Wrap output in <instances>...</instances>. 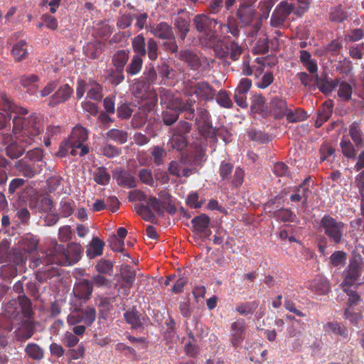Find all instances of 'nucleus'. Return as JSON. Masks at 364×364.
<instances>
[{"instance_id": "nucleus-1", "label": "nucleus", "mask_w": 364, "mask_h": 364, "mask_svg": "<svg viewBox=\"0 0 364 364\" xmlns=\"http://www.w3.org/2000/svg\"><path fill=\"white\" fill-rule=\"evenodd\" d=\"M0 109L5 112H14L12 132L16 139L23 144H38L44 131V122L42 116L33 112L28 114L25 107H16L6 93L0 90Z\"/></svg>"}, {"instance_id": "nucleus-2", "label": "nucleus", "mask_w": 364, "mask_h": 364, "mask_svg": "<svg viewBox=\"0 0 364 364\" xmlns=\"http://www.w3.org/2000/svg\"><path fill=\"white\" fill-rule=\"evenodd\" d=\"M82 253V247L77 243H70L65 249L64 245L57 242L45 252H41L38 257L33 258L31 266L36 268L41 264L49 266L58 264L61 266L73 265L77 262Z\"/></svg>"}, {"instance_id": "nucleus-3", "label": "nucleus", "mask_w": 364, "mask_h": 364, "mask_svg": "<svg viewBox=\"0 0 364 364\" xmlns=\"http://www.w3.org/2000/svg\"><path fill=\"white\" fill-rule=\"evenodd\" d=\"M88 139V131L80 125L75 126L68 139L63 141L60 146L58 155L65 156L68 152L72 156H83L87 154L90 149L86 141Z\"/></svg>"}, {"instance_id": "nucleus-4", "label": "nucleus", "mask_w": 364, "mask_h": 364, "mask_svg": "<svg viewBox=\"0 0 364 364\" xmlns=\"http://www.w3.org/2000/svg\"><path fill=\"white\" fill-rule=\"evenodd\" d=\"M296 6L305 11L308 9V0H286L281 1L273 11L270 24L274 27L282 26L288 16L295 11Z\"/></svg>"}, {"instance_id": "nucleus-5", "label": "nucleus", "mask_w": 364, "mask_h": 364, "mask_svg": "<svg viewBox=\"0 0 364 364\" xmlns=\"http://www.w3.org/2000/svg\"><path fill=\"white\" fill-rule=\"evenodd\" d=\"M345 224L329 215H324L319 223V230L335 245L341 243Z\"/></svg>"}, {"instance_id": "nucleus-6", "label": "nucleus", "mask_w": 364, "mask_h": 364, "mask_svg": "<svg viewBox=\"0 0 364 364\" xmlns=\"http://www.w3.org/2000/svg\"><path fill=\"white\" fill-rule=\"evenodd\" d=\"M257 0H244L237 9V16L242 26H252L254 31L260 28L259 16L255 4Z\"/></svg>"}, {"instance_id": "nucleus-7", "label": "nucleus", "mask_w": 364, "mask_h": 364, "mask_svg": "<svg viewBox=\"0 0 364 364\" xmlns=\"http://www.w3.org/2000/svg\"><path fill=\"white\" fill-rule=\"evenodd\" d=\"M193 23L197 31L210 43L215 38L216 32L222 26L215 19L203 14L196 15Z\"/></svg>"}, {"instance_id": "nucleus-8", "label": "nucleus", "mask_w": 364, "mask_h": 364, "mask_svg": "<svg viewBox=\"0 0 364 364\" xmlns=\"http://www.w3.org/2000/svg\"><path fill=\"white\" fill-rule=\"evenodd\" d=\"M38 240L33 235L23 237L18 243L17 250L14 252V262L17 265L23 264L28 256L37 250Z\"/></svg>"}, {"instance_id": "nucleus-9", "label": "nucleus", "mask_w": 364, "mask_h": 364, "mask_svg": "<svg viewBox=\"0 0 364 364\" xmlns=\"http://www.w3.org/2000/svg\"><path fill=\"white\" fill-rule=\"evenodd\" d=\"M233 166L228 162L223 161L219 168V175L221 181L225 183H230L234 188L242 185L244 179V171L240 167H237L232 175Z\"/></svg>"}, {"instance_id": "nucleus-10", "label": "nucleus", "mask_w": 364, "mask_h": 364, "mask_svg": "<svg viewBox=\"0 0 364 364\" xmlns=\"http://www.w3.org/2000/svg\"><path fill=\"white\" fill-rule=\"evenodd\" d=\"M186 92L189 96L196 95L200 101H210L214 99L215 90L207 82L203 81L195 84H187Z\"/></svg>"}, {"instance_id": "nucleus-11", "label": "nucleus", "mask_w": 364, "mask_h": 364, "mask_svg": "<svg viewBox=\"0 0 364 364\" xmlns=\"http://www.w3.org/2000/svg\"><path fill=\"white\" fill-rule=\"evenodd\" d=\"M96 318V311L94 308L87 306L85 309H75L67 316V323L70 326L77 325L84 322L90 326Z\"/></svg>"}, {"instance_id": "nucleus-12", "label": "nucleus", "mask_w": 364, "mask_h": 364, "mask_svg": "<svg viewBox=\"0 0 364 364\" xmlns=\"http://www.w3.org/2000/svg\"><path fill=\"white\" fill-rule=\"evenodd\" d=\"M168 173L177 178L188 177L193 173V168L188 164V160L182 156L178 160L171 161L168 166Z\"/></svg>"}, {"instance_id": "nucleus-13", "label": "nucleus", "mask_w": 364, "mask_h": 364, "mask_svg": "<svg viewBox=\"0 0 364 364\" xmlns=\"http://www.w3.org/2000/svg\"><path fill=\"white\" fill-rule=\"evenodd\" d=\"M360 275L361 260L360 259H350L348 269L345 272L344 280L341 284V287H353L355 285Z\"/></svg>"}, {"instance_id": "nucleus-14", "label": "nucleus", "mask_w": 364, "mask_h": 364, "mask_svg": "<svg viewBox=\"0 0 364 364\" xmlns=\"http://www.w3.org/2000/svg\"><path fill=\"white\" fill-rule=\"evenodd\" d=\"M21 322L15 330V336L18 341H26L33 336L35 333V326L33 321L26 315L20 318Z\"/></svg>"}, {"instance_id": "nucleus-15", "label": "nucleus", "mask_w": 364, "mask_h": 364, "mask_svg": "<svg viewBox=\"0 0 364 364\" xmlns=\"http://www.w3.org/2000/svg\"><path fill=\"white\" fill-rule=\"evenodd\" d=\"M113 179L117 183L126 188H133L136 187L137 181L135 176L129 171L117 168L112 174Z\"/></svg>"}, {"instance_id": "nucleus-16", "label": "nucleus", "mask_w": 364, "mask_h": 364, "mask_svg": "<svg viewBox=\"0 0 364 364\" xmlns=\"http://www.w3.org/2000/svg\"><path fill=\"white\" fill-rule=\"evenodd\" d=\"M73 93V90L68 84L60 86L48 100V106L53 107L68 101Z\"/></svg>"}, {"instance_id": "nucleus-17", "label": "nucleus", "mask_w": 364, "mask_h": 364, "mask_svg": "<svg viewBox=\"0 0 364 364\" xmlns=\"http://www.w3.org/2000/svg\"><path fill=\"white\" fill-rule=\"evenodd\" d=\"M245 329L246 325L243 319H238L232 323L230 341L233 347L237 348L241 345L244 340Z\"/></svg>"}, {"instance_id": "nucleus-18", "label": "nucleus", "mask_w": 364, "mask_h": 364, "mask_svg": "<svg viewBox=\"0 0 364 364\" xmlns=\"http://www.w3.org/2000/svg\"><path fill=\"white\" fill-rule=\"evenodd\" d=\"M191 223L194 231L200 236L208 237L210 235L211 231L208 229L210 218L205 214H200L198 216L194 217L191 220Z\"/></svg>"}, {"instance_id": "nucleus-19", "label": "nucleus", "mask_w": 364, "mask_h": 364, "mask_svg": "<svg viewBox=\"0 0 364 364\" xmlns=\"http://www.w3.org/2000/svg\"><path fill=\"white\" fill-rule=\"evenodd\" d=\"M93 291V283L87 279H82L73 288L75 297L82 300H88Z\"/></svg>"}, {"instance_id": "nucleus-20", "label": "nucleus", "mask_w": 364, "mask_h": 364, "mask_svg": "<svg viewBox=\"0 0 364 364\" xmlns=\"http://www.w3.org/2000/svg\"><path fill=\"white\" fill-rule=\"evenodd\" d=\"M151 33L157 38L163 40L175 39L174 33L171 26L166 22H161L151 28Z\"/></svg>"}, {"instance_id": "nucleus-21", "label": "nucleus", "mask_w": 364, "mask_h": 364, "mask_svg": "<svg viewBox=\"0 0 364 364\" xmlns=\"http://www.w3.org/2000/svg\"><path fill=\"white\" fill-rule=\"evenodd\" d=\"M16 170L24 177L31 178L41 172L39 165H31L23 159H20L15 164Z\"/></svg>"}, {"instance_id": "nucleus-22", "label": "nucleus", "mask_w": 364, "mask_h": 364, "mask_svg": "<svg viewBox=\"0 0 364 364\" xmlns=\"http://www.w3.org/2000/svg\"><path fill=\"white\" fill-rule=\"evenodd\" d=\"M271 112L274 117L280 119L287 114L289 110L287 102L278 97H273L269 103Z\"/></svg>"}, {"instance_id": "nucleus-23", "label": "nucleus", "mask_w": 364, "mask_h": 364, "mask_svg": "<svg viewBox=\"0 0 364 364\" xmlns=\"http://www.w3.org/2000/svg\"><path fill=\"white\" fill-rule=\"evenodd\" d=\"M196 122L200 132H209L212 128L210 117L208 112L203 107L197 110Z\"/></svg>"}, {"instance_id": "nucleus-24", "label": "nucleus", "mask_w": 364, "mask_h": 364, "mask_svg": "<svg viewBox=\"0 0 364 364\" xmlns=\"http://www.w3.org/2000/svg\"><path fill=\"white\" fill-rule=\"evenodd\" d=\"M348 132L357 149L364 146V134L358 122H355L349 126Z\"/></svg>"}, {"instance_id": "nucleus-25", "label": "nucleus", "mask_w": 364, "mask_h": 364, "mask_svg": "<svg viewBox=\"0 0 364 364\" xmlns=\"http://www.w3.org/2000/svg\"><path fill=\"white\" fill-rule=\"evenodd\" d=\"M323 331L326 334L340 336L344 338H346L348 336L347 328L337 321L327 322L323 325Z\"/></svg>"}, {"instance_id": "nucleus-26", "label": "nucleus", "mask_w": 364, "mask_h": 364, "mask_svg": "<svg viewBox=\"0 0 364 364\" xmlns=\"http://www.w3.org/2000/svg\"><path fill=\"white\" fill-rule=\"evenodd\" d=\"M310 289L319 295L327 294L330 291V284L323 276H317L310 284Z\"/></svg>"}, {"instance_id": "nucleus-27", "label": "nucleus", "mask_w": 364, "mask_h": 364, "mask_svg": "<svg viewBox=\"0 0 364 364\" xmlns=\"http://www.w3.org/2000/svg\"><path fill=\"white\" fill-rule=\"evenodd\" d=\"M179 58L185 61L192 70H197L200 67V59L196 53L191 50H181L179 53Z\"/></svg>"}, {"instance_id": "nucleus-28", "label": "nucleus", "mask_w": 364, "mask_h": 364, "mask_svg": "<svg viewBox=\"0 0 364 364\" xmlns=\"http://www.w3.org/2000/svg\"><path fill=\"white\" fill-rule=\"evenodd\" d=\"M23 307L18 300H11L5 305V311L11 318H21L27 313L23 312Z\"/></svg>"}, {"instance_id": "nucleus-29", "label": "nucleus", "mask_w": 364, "mask_h": 364, "mask_svg": "<svg viewBox=\"0 0 364 364\" xmlns=\"http://www.w3.org/2000/svg\"><path fill=\"white\" fill-rule=\"evenodd\" d=\"M83 52L87 58L96 59L100 58L102 53V46L97 41L89 42L83 47Z\"/></svg>"}, {"instance_id": "nucleus-30", "label": "nucleus", "mask_w": 364, "mask_h": 364, "mask_svg": "<svg viewBox=\"0 0 364 364\" xmlns=\"http://www.w3.org/2000/svg\"><path fill=\"white\" fill-rule=\"evenodd\" d=\"M340 147L344 156L350 159H355L358 149L347 136H343L342 137Z\"/></svg>"}, {"instance_id": "nucleus-31", "label": "nucleus", "mask_w": 364, "mask_h": 364, "mask_svg": "<svg viewBox=\"0 0 364 364\" xmlns=\"http://www.w3.org/2000/svg\"><path fill=\"white\" fill-rule=\"evenodd\" d=\"M104 246L105 243L103 241L97 237H93L86 250L87 256L90 259L100 256L103 252Z\"/></svg>"}, {"instance_id": "nucleus-32", "label": "nucleus", "mask_w": 364, "mask_h": 364, "mask_svg": "<svg viewBox=\"0 0 364 364\" xmlns=\"http://www.w3.org/2000/svg\"><path fill=\"white\" fill-rule=\"evenodd\" d=\"M102 86L94 80L88 82L87 97L100 102L103 97Z\"/></svg>"}, {"instance_id": "nucleus-33", "label": "nucleus", "mask_w": 364, "mask_h": 364, "mask_svg": "<svg viewBox=\"0 0 364 364\" xmlns=\"http://www.w3.org/2000/svg\"><path fill=\"white\" fill-rule=\"evenodd\" d=\"M4 148L6 149V155L11 159H18L23 155L25 150L23 145H19L16 141H14L12 135L11 141L5 144Z\"/></svg>"}, {"instance_id": "nucleus-34", "label": "nucleus", "mask_w": 364, "mask_h": 364, "mask_svg": "<svg viewBox=\"0 0 364 364\" xmlns=\"http://www.w3.org/2000/svg\"><path fill=\"white\" fill-rule=\"evenodd\" d=\"M296 192L290 196V200L292 202H301L302 204L306 206L307 205V198L310 193L309 188L305 184V181L303 184L300 185L296 188Z\"/></svg>"}, {"instance_id": "nucleus-35", "label": "nucleus", "mask_w": 364, "mask_h": 364, "mask_svg": "<svg viewBox=\"0 0 364 364\" xmlns=\"http://www.w3.org/2000/svg\"><path fill=\"white\" fill-rule=\"evenodd\" d=\"M26 355L34 360H41L44 357V350L35 343H28L25 348Z\"/></svg>"}, {"instance_id": "nucleus-36", "label": "nucleus", "mask_w": 364, "mask_h": 364, "mask_svg": "<svg viewBox=\"0 0 364 364\" xmlns=\"http://www.w3.org/2000/svg\"><path fill=\"white\" fill-rule=\"evenodd\" d=\"M11 53L16 61H21L25 59L28 55V46L26 41L21 40L14 44L12 48Z\"/></svg>"}, {"instance_id": "nucleus-37", "label": "nucleus", "mask_w": 364, "mask_h": 364, "mask_svg": "<svg viewBox=\"0 0 364 364\" xmlns=\"http://www.w3.org/2000/svg\"><path fill=\"white\" fill-rule=\"evenodd\" d=\"M121 277L124 287L130 289L135 281L136 272L129 265H123L121 268Z\"/></svg>"}, {"instance_id": "nucleus-38", "label": "nucleus", "mask_w": 364, "mask_h": 364, "mask_svg": "<svg viewBox=\"0 0 364 364\" xmlns=\"http://www.w3.org/2000/svg\"><path fill=\"white\" fill-rule=\"evenodd\" d=\"M126 321L134 328H140L142 326L141 319L138 311L133 308L124 314Z\"/></svg>"}, {"instance_id": "nucleus-39", "label": "nucleus", "mask_w": 364, "mask_h": 364, "mask_svg": "<svg viewBox=\"0 0 364 364\" xmlns=\"http://www.w3.org/2000/svg\"><path fill=\"white\" fill-rule=\"evenodd\" d=\"M129 59V53L127 50H119L112 57V64L115 68L123 70Z\"/></svg>"}, {"instance_id": "nucleus-40", "label": "nucleus", "mask_w": 364, "mask_h": 364, "mask_svg": "<svg viewBox=\"0 0 364 364\" xmlns=\"http://www.w3.org/2000/svg\"><path fill=\"white\" fill-rule=\"evenodd\" d=\"M94 181L100 186H106L109 183L110 175L104 166L98 167L93 173Z\"/></svg>"}, {"instance_id": "nucleus-41", "label": "nucleus", "mask_w": 364, "mask_h": 364, "mask_svg": "<svg viewBox=\"0 0 364 364\" xmlns=\"http://www.w3.org/2000/svg\"><path fill=\"white\" fill-rule=\"evenodd\" d=\"M38 80V77L34 74L23 75L19 78L21 85L29 92H33L36 90V84Z\"/></svg>"}, {"instance_id": "nucleus-42", "label": "nucleus", "mask_w": 364, "mask_h": 364, "mask_svg": "<svg viewBox=\"0 0 364 364\" xmlns=\"http://www.w3.org/2000/svg\"><path fill=\"white\" fill-rule=\"evenodd\" d=\"M134 51L136 53L135 55L139 57L144 56L146 53L145 48V38L142 34H139L132 39V42Z\"/></svg>"}, {"instance_id": "nucleus-43", "label": "nucleus", "mask_w": 364, "mask_h": 364, "mask_svg": "<svg viewBox=\"0 0 364 364\" xmlns=\"http://www.w3.org/2000/svg\"><path fill=\"white\" fill-rule=\"evenodd\" d=\"M158 75L161 78L160 84H166V80L174 77V71L166 63H164L157 68Z\"/></svg>"}, {"instance_id": "nucleus-44", "label": "nucleus", "mask_w": 364, "mask_h": 364, "mask_svg": "<svg viewBox=\"0 0 364 364\" xmlns=\"http://www.w3.org/2000/svg\"><path fill=\"white\" fill-rule=\"evenodd\" d=\"M107 80L114 86L119 85L124 80V71L110 68L107 71Z\"/></svg>"}, {"instance_id": "nucleus-45", "label": "nucleus", "mask_w": 364, "mask_h": 364, "mask_svg": "<svg viewBox=\"0 0 364 364\" xmlns=\"http://www.w3.org/2000/svg\"><path fill=\"white\" fill-rule=\"evenodd\" d=\"M169 144L173 149L181 151L186 146L187 141L184 135L178 132H172Z\"/></svg>"}, {"instance_id": "nucleus-46", "label": "nucleus", "mask_w": 364, "mask_h": 364, "mask_svg": "<svg viewBox=\"0 0 364 364\" xmlns=\"http://www.w3.org/2000/svg\"><path fill=\"white\" fill-rule=\"evenodd\" d=\"M142 64L141 57L134 55L126 68L127 73L131 76L138 74L141 70Z\"/></svg>"}, {"instance_id": "nucleus-47", "label": "nucleus", "mask_w": 364, "mask_h": 364, "mask_svg": "<svg viewBox=\"0 0 364 364\" xmlns=\"http://www.w3.org/2000/svg\"><path fill=\"white\" fill-rule=\"evenodd\" d=\"M337 87H338V97L344 101H349L351 98V95L353 93V89L351 85L346 81L340 82L338 80V85Z\"/></svg>"}, {"instance_id": "nucleus-48", "label": "nucleus", "mask_w": 364, "mask_h": 364, "mask_svg": "<svg viewBox=\"0 0 364 364\" xmlns=\"http://www.w3.org/2000/svg\"><path fill=\"white\" fill-rule=\"evenodd\" d=\"M106 135L119 144H123L127 141V133L123 130L111 129L106 133Z\"/></svg>"}, {"instance_id": "nucleus-49", "label": "nucleus", "mask_w": 364, "mask_h": 364, "mask_svg": "<svg viewBox=\"0 0 364 364\" xmlns=\"http://www.w3.org/2000/svg\"><path fill=\"white\" fill-rule=\"evenodd\" d=\"M273 216L282 222H294L296 217L289 209L281 208L273 213Z\"/></svg>"}, {"instance_id": "nucleus-50", "label": "nucleus", "mask_w": 364, "mask_h": 364, "mask_svg": "<svg viewBox=\"0 0 364 364\" xmlns=\"http://www.w3.org/2000/svg\"><path fill=\"white\" fill-rule=\"evenodd\" d=\"M250 109L252 113H261L265 109V100L261 95H255L251 99Z\"/></svg>"}, {"instance_id": "nucleus-51", "label": "nucleus", "mask_w": 364, "mask_h": 364, "mask_svg": "<svg viewBox=\"0 0 364 364\" xmlns=\"http://www.w3.org/2000/svg\"><path fill=\"white\" fill-rule=\"evenodd\" d=\"M149 89V86L144 80H136L132 88V94L137 98H143Z\"/></svg>"}, {"instance_id": "nucleus-52", "label": "nucleus", "mask_w": 364, "mask_h": 364, "mask_svg": "<svg viewBox=\"0 0 364 364\" xmlns=\"http://www.w3.org/2000/svg\"><path fill=\"white\" fill-rule=\"evenodd\" d=\"M225 53V56H229L232 60H237L242 54V48L237 43L232 41L226 46Z\"/></svg>"}, {"instance_id": "nucleus-53", "label": "nucleus", "mask_w": 364, "mask_h": 364, "mask_svg": "<svg viewBox=\"0 0 364 364\" xmlns=\"http://www.w3.org/2000/svg\"><path fill=\"white\" fill-rule=\"evenodd\" d=\"M174 25L179 33V37L184 40L189 31V23L185 18L178 17L175 20Z\"/></svg>"}, {"instance_id": "nucleus-54", "label": "nucleus", "mask_w": 364, "mask_h": 364, "mask_svg": "<svg viewBox=\"0 0 364 364\" xmlns=\"http://www.w3.org/2000/svg\"><path fill=\"white\" fill-rule=\"evenodd\" d=\"M100 152L107 158H114L120 154V150L105 141L100 146Z\"/></svg>"}, {"instance_id": "nucleus-55", "label": "nucleus", "mask_w": 364, "mask_h": 364, "mask_svg": "<svg viewBox=\"0 0 364 364\" xmlns=\"http://www.w3.org/2000/svg\"><path fill=\"white\" fill-rule=\"evenodd\" d=\"M307 114L305 111L301 109H296L292 110L289 109L287 114V120L289 122H298L306 119Z\"/></svg>"}, {"instance_id": "nucleus-56", "label": "nucleus", "mask_w": 364, "mask_h": 364, "mask_svg": "<svg viewBox=\"0 0 364 364\" xmlns=\"http://www.w3.org/2000/svg\"><path fill=\"white\" fill-rule=\"evenodd\" d=\"M217 103L223 108H231L233 103L230 97V95L225 90H220L216 95Z\"/></svg>"}, {"instance_id": "nucleus-57", "label": "nucleus", "mask_w": 364, "mask_h": 364, "mask_svg": "<svg viewBox=\"0 0 364 364\" xmlns=\"http://www.w3.org/2000/svg\"><path fill=\"white\" fill-rule=\"evenodd\" d=\"M74 210V202L72 200L64 198L60 203V212L63 217L71 215Z\"/></svg>"}, {"instance_id": "nucleus-58", "label": "nucleus", "mask_w": 364, "mask_h": 364, "mask_svg": "<svg viewBox=\"0 0 364 364\" xmlns=\"http://www.w3.org/2000/svg\"><path fill=\"white\" fill-rule=\"evenodd\" d=\"M138 176L140 181L151 187L155 186V182L154 180L152 171L149 168H142L139 170Z\"/></svg>"}, {"instance_id": "nucleus-59", "label": "nucleus", "mask_w": 364, "mask_h": 364, "mask_svg": "<svg viewBox=\"0 0 364 364\" xmlns=\"http://www.w3.org/2000/svg\"><path fill=\"white\" fill-rule=\"evenodd\" d=\"M146 204L152 212L154 211L159 215H162L165 211L164 204L155 197L149 198Z\"/></svg>"}, {"instance_id": "nucleus-60", "label": "nucleus", "mask_w": 364, "mask_h": 364, "mask_svg": "<svg viewBox=\"0 0 364 364\" xmlns=\"http://www.w3.org/2000/svg\"><path fill=\"white\" fill-rule=\"evenodd\" d=\"M95 269L100 274L111 275L113 271V264L109 260L101 259L95 265Z\"/></svg>"}, {"instance_id": "nucleus-61", "label": "nucleus", "mask_w": 364, "mask_h": 364, "mask_svg": "<svg viewBox=\"0 0 364 364\" xmlns=\"http://www.w3.org/2000/svg\"><path fill=\"white\" fill-rule=\"evenodd\" d=\"M349 55L354 60L362 59L364 56V43L351 45L349 47Z\"/></svg>"}, {"instance_id": "nucleus-62", "label": "nucleus", "mask_w": 364, "mask_h": 364, "mask_svg": "<svg viewBox=\"0 0 364 364\" xmlns=\"http://www.w3.org/2000/svg\"><path fill=\"white\" fill-rule=\"evenodd\" d=\"M257 306L258 304L256 302H246L238 305L235 309L240 314L247 316L252 314Z\"/></svg>"}, {"instance_id": "nucleus-63", "label": "nucleus", "mask_w": 364, "mask_h": 364, "mask_svg": "<svg viewBox=\"0 0 364 364\" xmlns=\"http://www.w3.org/2000/svg\"><path fill=\"white\" fill-rule=\"evenodd\" d=\"M166 155V152L162 147L155 146L151 151V156L156 166H161L164 164V159Z\"/></svg>"}, {"instance_id": "nucleus-64", "label": "nucleus", "mask_w": 364, "mask_h": 364, "mask_svg": "<svg viewBox=\"0 0 364 364\" xmlns=\"http://www.w3.org/2000/svg\"><path fill=\"white\" fill-rule=\"evenodd\" d=\"M274 0H263L259 3L261 14L259 18L267 19L269 17L270 11L274 5Z\"/></svg>"}]
</instances>
